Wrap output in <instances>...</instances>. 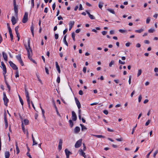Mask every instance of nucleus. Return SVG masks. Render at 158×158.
I'll list each match as a JSON object with an SVG mask.
<instances>
[{
  "instance_id": "4",
  "label": "nucleus",
  "mask_w": 158,
  "mask_h": 158,
  "mask_svg": "<svg viewBox=\"0 0 158 158\" xmlns=\"http://www.w3.org/2000/svg\"><path fill=\"white\" fill-rule=\"evenodd\" d=\"M82 143V139H80L78 140L75 145V147L76 148H78L80 147Z\"/></svg>"
},
{
  "instance_id": "27",
  "label": "nucleus",
  "mask_w": 158,
  "mask_h": 158,
  "mask_svg": "<svg viewBox=\"0 0 158 158\" xmlns=\"http://www.w3.org/2000/svg\"><path fill=\"white\" fill-rule=\"evenodd\" d=\"M69 125H70V127H72L73 125V123L72 121V120H71V119L69 120Z\"/></svg>"
},
{
  "instance_id": "49",
  "label": "nucleus",
  "mask_w": 158,
  "mask_h": 158,
  "mask_svg": "<svg viewBox=\"0 0 158 158\" xmlns=\"http://www.w3.org/2000/svg\"><path fill=\"white\" fill-rule=\"evenodd\" d=\"M153 151V150H152L148 154L146 155V157L147 158H148L149 157L150 155L152 153V152Z\"/></svg>"
},
{
  "instance_id": "15",
  "label": "nucleus",
  "mask_w": 158,
  "mask_h": 158,
  "mask_svg": "<svg viewBox=\"0 0 158 158\" xmlns=\"http://www.w3.org/2000/svg\"><path fill=\"white\" fill-rule=\"evenodd\" d=\"M80 128L78 127H76L74 129V132L75 133H78L80 131Z\"/></svg>"
},
{
  "instance_id": "48",
  "label": "nucleus",
  "mask_w": 158,
  "mask_h": 158,
  "mask_svg": "<svg viewBox=\"0 0 158 158\" xmlns=\"http://www.w3.org/2000/svg\"><path fill=\"white\" fill-rule=\"evenodd\" d=\"M89 17L91 19H95V18L92 15H89Z\"/></svg>"
},
{
  "instance_id": "21",
  "label": "nucleus",
  "mask_w": 158,
  "mask_h": 158,
  "mask_svg": "<svg viewBox=\"0 0 158 158\" xmlns=\"http://www.w3.org/2000/svg\"><path fill=\"white\" fill-rule=\"evenodd\" d=\"M66 36H67L66 35H65L64 36V38H63V41H64V43L65 44V45H66L67 46H68V43L67 42V41L66 40Z\"/></svg>"
},
{
  "instance_id": "22",
  "label": "nucleus",
  "mask_w": 158,
  "mask_h": 158,
  "mask_svg": "<svg viewBox=\"0 0 158 158\" xmlns=\"http://www.w3.org/2000/svg\"><path fill=\"white\" fill-rule=\"evenodd\" d=\"M144 31V29H141L139 30H137L135 31V32L136 33H140Z\"/></svg>"
},
{
  "instance_id": "63",
  "label": "nucleus",
  "mask_w": 158,
  "mask_h": 158,
  "mask_svg": "<svg viewBox=\"0 0 158 158\" xmlns=\"http://www.w3.org/2000/svg\"><path fill=\"white\" fill-rule=\"evenodd\" d=\"M9 32L10 34L12 33L11 29L10 27H9L8 28Z\"/></svg>"
},
{
  "instance_id": "2",
  "label": "nucleus",
  "mask_w": 158,
  "mask_h": 158,
  "mask_svg": "<svg viewBox=\"0 0 158 158\" xmlns=\"http://www.w3.org/2000/svg\"><path fill=\"white\" fill-rule=\"evenodd\" d=\"M28 13L27 12H25L22 20V22L23 23H25L27 22L28 20Z\"/></svg>"
},
{
  "instance_id": "53",
  "label": "nucleus",
  "mask_w": 158,
  "mask_h": 158,
  "mask_svg": "<svg viewBox=\"0 0 158 158\" xmlns=\"http://www.w3.org/2000/svg\"><path fill=\"white\" fill-rule=\"evenodd\" d=\"M34 27L33 25V24H32L31 27V31H34Z\"/></svg>"
},
{
  "instance_id": "33",
  "label": "nucleus",
  "mask_w": 158,
  "mask_h": 158,
  "mask_svg": "<svg viewBox=\"0 0 158 158\" xmlns=\"http://www.w3.org/2000/svg\"><path fill=\"white\" fill-rule=\"evenodd\" d=\"M94 136L97 138H105V137L102 135H94Z\"/></svg>"
},
{
  "instance_id": "42",
  "label": "nucleus",
  "mask_w": 158,
  "mask_h": 158,
  "mask_svg": "<svg viewBox=\"0 0 158 158\" xmlns=\"http://www.w3.org/2000/svg\"><path fill=\"white\" fill-rule=\"evenodd\" d=\"M150 21V17H148L146 21V22L147 24H148L149 23Z\"/></svg>"
},
{
  "instance_id": "16",
  "label": "nucleus",
  "mask_w": 158,
  "mask_h": 158,
  "mask_svg": "<svg viewBox=\"0 0 158 158\" xmlns=\"http://www.w3.org/2000/svg\"><path fill=\"white\" fill-rule=\"evenodd\" d=\"M11 21L13 25H14L16 23V19L15 17L13 16L12 17Z\"/></svg>"
},
{
  "instance_id": "20",
  "label": "nucleus",
  "mask_w": 158,
  "mask_h": 158,
  "mask_svg": "<svg viewBox=\"0 0 158 158\" xmlns=\"http://www.w3.org/2000/svg\"><path fill=\"white\" fill-rule=\"evenodd\" d=\"M10 155L9 152L8 151H6L5 152V158H9Z\"/></svg>"
},
{
  "instance_id": "19",
  "label": "nucleus",
  "mask_w": 158,
  "mask_h": 158,
  "mask_svg": "<svg viewBox=\"0 0 158 158\" xmlns=\"http://www.w3.org/2000/svg\"><path fill=\"white\" fill-rule=\"evenodd\" d=\"M14 10L15 11V14L17 15L18 13V6H14Z\"/></svg>"
},
{
  "instance_id": "54",
  "label": "nucleus",
  "mask_w": 158,
  "mask_h": 158,
  "mask_svg": "<svg viewBox=\"0 0 158 158\" xmlns=\"http://www.w3.org/2000/svg\"><path fill=\"white\" fill-rule=\"evenodd\" d=\"M144 42L145 44H149L150 42L148 40H144Z\"/></svg>"
},
{
  "instance_id": "35",
  "label": "nucleus",
  "mask_w": 158,
  "mask_h": 158,
  "mask_svg": "<svg viewBox=\"0 0 158 158\" xmlns=\"http://www.w3.org/2000/svg\"><path fill=\"white\" fill-rule=\"evenodd\" d=\"M16 58L19 61L22 60L20 55H18L17 56Z\"/></svg>"
},
{
  "instance_id": "46",
  "label": "nucleus",
  "mask_w": 158,
  "mask_h": 158,
  "mask_svg": "<svg viewBox=\"0 0 158 158\" xmlns=\"http://www.w3.org/2000/svg\"><path fill=\"white\" fill-rule=\"evenodd\" d=\"M19 28V26H17L15 28V30L16 33L18 32V29Z\"/></svg>"
},
{
  "instance_id": "3",
  "label": "nucleus",
  "mask_w": 158,
  "mask_h": 158,
  "mask_svg": "<svg viewBox=\"0 0 158 158\" xmlns=\"http://www.w3.org/2000/svg\"><path fill=\"white\" fill-rule=\"evenodd\" d=\"M9 63L11 67L14 70H17L18 69V67L12 62L10 61Z\"/></svg>"
},
{
  "instance_id": "43",
  "label": "nucleus",
  "mask_w": 158,
  "mask_h": 158,
  "mask_svg": "<svg viewBox=\"0 0 158 158\" xmlns=\"http://www.w3.org/2000/svg\"><path fill=\"white\" fill-rule=\"evenodd\" d=\"M15 77L17 78L19 77V71L18 70H17L15 72Z\"/></svg>"
},
{
  "instance_id": "26",
  "label": "nucleus",
  "mask_w": 158,
  "mask_h": 158,
  "mask_svg": "<svg viewBox=\"0 0 158 158\" xmlns=\"http://www.w3.org/2000/svg\"><path fill=\"white\" fill-rule=\"evenodd\" d=\"M19 97L20 102L22 106H23V101L22 99L21 98V97L19 95Z\"/></svg>"
},
{
  "instance_id": "41",
  "label": "nucleus",
  "mask_w": 158,
  "mask_h": 158,
  "mask_svg": "<svg viewBox=\"0 0 158 158\" xmlns=\"http://www.w3.org/2000/svg\"><path fill=\"white\" fill-rule=\"evenodd\" d=\"M155 31V30L153 29H150L148 30V32L150 33H153Z\"/></svg>"
},
{
  "instance_id": "47",
  "label": "nucleus",
  "mask_w": 158,
  "mask_h": 158,
  "mask_svg": "<svg viewBox=\"0 0 158 158\" xmlns=\"http://www.w3.org/2000/svg\"><path fill=\"white\" fill-rule=\"evenodd\" d=\"M31 5L32 8H33L34 6V0H31Z\"/></svg>"
},
{
  "instance_id": "28",
  "label": "nucleus",
  "mask_w": 158,
  "mask_h": 158,
  "mask_svg": "<svg viewBox=\"0 0 158 158\" xmlns=\"http://www.w3.org/2000/svg\"><path fill=\"white\" fill-rule=\"evenodd\" d=\"M22 126V130H23V132L24 133H25V132H26V130H25V128L24 126L23 125V123H22V126Z\"/></svg>"
},
{
  "instance_id": "36",
  "label": "nucleus",
  "mask_w": 158,
  "mask_h": 158,
  "mask_svg": "<svg viewBox=\"0 0 158 158\" xmlns=\"http://www.w3.org/2000/svg\"><path fill=\"white\" fill-rule=\"evenodd\" d=\"M40 108L41 109V110H42V114H43V116L45 118V116H44V113H45V111H44V110L42 109V107H41V106H40Z\"/></svg>"
},
{
  "instance_id": "6",
  "label": "nucleus",
  "mask_w": 158,
  "mask_h": 158,
  "mask_svg": "<svg viewBox=\"0 0 158 158\" xmlns=\"http://www.w3.org/2000/svg\"><path fill=\"white\" fill-rule=\"evenodd\" d=\"M75 99L76 102V104L78 108L79 109H80V108H81V104L79 101H78V99L76 98H75Z\"/></svg>"
},
{
  "instance_id": "55",
  "label": "nucleus",
  "mask_w": 158,
  "mask_h": 158,
  "mask_svg": "<svg viewBox=\"0 0 158 158\" xmlns=\"http://www.w3.org/2000/svg\"><path fill=\"white\" fill-rule=\"evenodd\" d=\"M142 97L141 95H140L139 96V98H138V101L139 102H141V99H142Z\"/></svg>"
},
{
  "instance_id": "37",
  "label": "nucleus",
  "mask_w": 158,
  "mask_h": 158,
  "mask_svg": "<svg viewBox=\"0 0 158 158\" xmlns=\"http://www.w3.org/2000/svg\"><path fill=\"white\" fill-rule=\"evenodd\" d=\"M119 32L122 33H124L127 32V30L122 29H119Z\"/></svg>"
},
{
  "instance_id": "12",
  "label": "nucleus",
  "mask_w": 158,
  "mask_h": 158,
  "mask_svg": "<svg viewBox=\"0 0 158 158\" xmlns=\"http://www.w3.org/2000/svg\"><path fill=\"white\" fill-rule=\"evenodd\" d=\"M74 21H70V22H69V31H70L71 30V29L73 27V26L74 25Z\"/></svg>"
},
{
  "instance_id": "61",
  "label": "nucleus",
  "mask_w": 158,
  "mask_h": 158,
  "mask_svg": "<svg viewBox=\"0 0 158 158\" xmlns=\"http://www.w3.org/2000/svg\"><path fill=\"white\" fill-rule=\"evenodd\" d=\"M86 67H83V72L85 73H86Z\"/></svg>"
},
{
  "instance_id": "38",
  "label": "nucleus",
  "mask_w": 158,
  "mask_h": 158,
  "mask_svg": "<svg viewBox=\"0 0 158 158\" xmlns=\"http://www.w3.org/2000/svg\"><path fill=\"white\" fill-rule=\"evenodd\" d=\"M158 153V150H156V151L154 152L153 154V156L154 158L156 157V156L157 154Z\"/></svg>"
},
{
  "instance_id": "40",
  "label": "nucleus",
  "mask_w": 158,
  "mask_h": 158,
  "mask_svg": "<svg viewBox=\"0 0 158 158\" xmlns=\"http://www.w3.org/2000/svg\"><path fill=\"white\" fill-rule=\"evenodd\" d=\"M137 124H136L135 126V127L133 128L132 132H131V134H133L134 133V132L135 130V128L137 127Z\"/></svg>"
},
{
  "instance_id": "9",
  "label": "nucleus",
  "mask_w": 158,
  "mask_h": 158,
  "mask_svg": "<svg viewBox=\"0 0 158 158\" xmlns=\"http://www.w3.org/2000/svg\"><path fill=\"white\" fill-rule=\"evenodd\" d=\"M2 54L3 56V58L4 59V60L5 61H7V54L5 53L4 52H2Z\"/></svg>"
},
{
  "instance_id": "39",
  "label": "nucleus",
  "mask_w": 158,
  "mask_h": 158,
  "mask_svg": "<svg viewBox=\"0 0 158 158\" xmlns=\"http://www.w3.org/2000/svg\"><path fill=\"white\" fill-rule=\"evenodd\" d=\"M151 121V120H150V119L148 120L145 123V126H148L149 124L150 123Z\"/></svg>"
},
{
  "instance_id": "50",
  "label": "nucleus",
  "mask_w": 158,
  "mask_h": 158,
  "mask_svg": "<svg viewBox=\"0 0 158 158\" xmlns=\"http://www.w3.org/2000/svg\"><path fill=\"white\" fill-rule=\"evenodd\" d=\"M45 70L46 71V73L47 74H49L48 69V68L46 67H45Z\"/></svg>"
},
{
  "instance_id": "29",
  "label": "nucleus",
  "mask_w": 158,
  "mask_h": 158,
  "mask_svg": "<svg viewBox=\"0 0 158 158\" xmlns=\"http://www.w3.org/2000/svg\"><path fill=\"white\" fill-rule=\"evenodd\" d=\"M107 10L108 11L110 12V13H111L113 14H115V12L114 10H113L112 9H107Z\"/></svg>"
},
{
  "instance_id": "51",
  "label": "nucleus",
  "mask_w": 158,
  "mask_h": 158,
  "mask_svg": "<svg viewBox=\"0 0 158 158\" xmlns=\"http://www.w3.org/2000/svg\"><path fill=\"white\" fill-rule=\"evenodd\" d=\"M19 62H20L21 65L23 66L24 65V63H23V60H19Z\"/></svg>"
},
{
  "instance_id": "44",
  "label": "nucleus",
  "mask_w": 158,
  "mask_h": 158,
  "mask_svg": "<svg viewBox=\"0 0 158 158\" xmlns=\"http://www.w3.org/2000/svg\"><path fill=\"white\" fill-rule=\"evenodd\" d=\"M83 9V8L82 7V6L81 4H80L79 5V10H81Z\"/></svg>"
},
{
  "instance_id": "1",
  "label": "nucleus",
  "mask_w": 158,
  "mask_h": 158,
  "mask_svg": "<svg viewBox=\"0 0 158 158\" xmlns=\"http://www.w3.org/2000/svg\"><path fill=\"white\" fill-rule=\"evenodd\" d=\"M30 40H28V46L25 45V47L27 52L28 57L30 60H31L32 59V51L30 45Z\"/></svg>"
},
{
  "instance_id": "11",
  "label": "nucleus",
  "mask_w": 158,
  "mask_h": 158,
  "mask_svg": "<svg viewBox=\"0 0 158 158\" xmlns=\"http://www.w3.org/2000/svg\"><path fill=\"white\" fill-rule=\"evenodd\" d=\"M25 91L27 100H30V97L29 96V93L26 88L25 89Z\"/></svg>"
},
{
  "instance_id": "32",
  "label": "nucleus",
  "mask_w": 158,
  "mask_h": 158,
  "mask_svg": "<svg viewBox=\"0 0 158 158\" xmlns=\"http://www.w3.org/2000/svg\"><path fill=\"white\" fill-rule=\"evenodd\" d=\"M75 34L74 32H73L72 33V37L74 41H75Z\"/></svg>"
},
{
  "instance_id": "25",
  "label": "nucleus",
  "mask_w": 158,
  "mask_h": 158,
  "mask_svg": "<svg viewBox=\"0 0 158 158\" xmlns=\"http://www.w3.org/2000/svg\"><path fill=\"white\" fill-rule=\"evenodd\" d=\"M23 122L24 124L25 125H27L29 124V122L28 119H24L23 120Z\"/></svg>"
},
{
  "instance_id": "5",
  "label": "nucleus",
  "mask_w": 158,
  "mask_h": 158,
  "mask_svg": "<svg viewBox=\"0 0 158 158\" xmlns=\"http://www.w3.org/2000/svg\"><path fill=\"white\" fill-rule=\"evenodd\" d=\"M72 120L74 121H76L77 119V116L74 111H73L72 112Z\"/></svg>"
},
{
  "instance_id": "24",
  "label": "nucleus",
  "mask_w": 158,
  "mask_h": 158,
  "mask_svg": "<svg viewBox=\"0 0 158 158\" xmlns=\"http://www.w3.org/2000/svg\"><path fill=\"white\" fill-rule=\"evenodd\" d=\"M80 125L81 127V130L82 131H83L84 130L87 129L86 127L84 125L82 124H80Z\"/></svg>"
},
{
  "instance_id": "18",
  "label": "nucleus",
  "mask_w": 158,
  "mask_h": 158,
  "mask_svg": "<svg viewBox=\"0 0 158 158\" xmlns=\"http://www.w3.org/2000/svg\"><path fill=\"white\" fill-rule=\"evenodd\" d=\"M15 146H16V153L18 154L19 152V148L18 146V143L17 142H15Z\"/></svg>"
},
{
  "instance_id": "56",
  "label": "nucleus",
  "mask_w": 158,
  "mask_h": 158,
  "mask_svg": "<svg viewBox=\"0 0 158 158\" xmlns=\"http://www.w3.org/2000/svg\"><path fill=\"white\" fill-rule=\"evenodd\" d=\"M10 39H11V40L12 41L13 39V35L12 34V33L10 34Z\"/></svg>"
},
{
  "instance_id": "7",
  "label": "nucleus",
  "mask_w": 158,
  "mask_h": 158,
  "mask_svg": "<svg viewBox=\"0 0 158 158\" xmlns=\"http://www.w3.org/2000/svg\"><path fill=\"white\" fill-rule=\"evenodd\" d=\"M65 152L66 156V158H69L70 154H72V153L67 149H66L65 150Z\"/></svg>"
},
{
  "instance_id": "52",
  "label": "nucleus",
  "mask_w": 158,
  "mask_h": 158,
  "mask_svg": "<svg viewBox=\"0 0 158 158\" xmlns=\"http://www.w3.org/2000/svg\"><path fill=\"white\" fill-rule=\"evenodd\" d=\"M118 62L119 64H125V61H122L120 60H119Z\"/></svg>"
},
{
  "instance_id": "14",
  "label": "nucleus",
  "mask_w": 158,
  "mask_h": 158,
  "mask_svg": "<svg viewBox=\"0 0 158 158\" xmlns=\"http://www.w3.org/2000/svg\"><path fill=\"white\" fill-rule=\"evenodd\" d=\"M3 100L4 101V105L6 106H8L7 103L9 101L8 99L7 98V97H6V98H3Z\"/></svg>"
},
{
  "instance_id": "57",
  "label": "nucleus",
  "mask_w": 158,
  "mask_h": 158,
  "mask_svg": "<svg viewBox=\"0 0 158 158\" xmlns=\"http://www.w3.org/2000/svg\"><path fill=\"white\" fill-rule=\"evenodd\" d=\"M5 122V128H6V129L8 127V121H6V122Z\"/></svg>"
},
{
  "instance_id": "62",
  "label": "nucleus",
  "mask_w": 158,
  "mask_h": 158,
  "mask_svg": "<svg viewBox=\"0 0 158 158\" xmlns=\"http://www.w3.org/2000/svg\"><path fill=\"white\" fill-rule=\"evenodd\" d=\"M107 131H109V132H114V130H113L112 129H110L109 128H107Z\"/></svg>"
},
{
  "instance_id": "34",
  "label": "nucleus",
  "mask_w": 158,
  "mask_h": 158,
  "mask_svg": "<svg viewBox=\"0 0 158 158\" xmlns=\"http://www.w3.org/2000/svg\"><path fill=\"white\" fill-rule=\"evenodd\" d=\"M114 60H112L110 62V63L109 64V66L110 67H111L112 65H113L114 64Z\"/></svg>"
},
{
  "instance_id": "64",
  "label": "nucleus",
  "mask_w": 158,
  "mask_h": 158,
  "mask_svg": "<svg viewBox=\"0 0 158 158\" xmlns=\"http://www.w3.org/2000/svg\"><path fill=\"white\" fill-rule=\"evenodd\" d=\"M103 112L104 114H107L108 113V111L106 110H105L103 111Z\"/></svg>"
},
{
  "instance_id": "17",
  "label": "nucleus",
  "mask_w": 158,
  "mask_h": 158,
  "mask_svg": "<svg viewBox=\"0 0 158 158\" xmlns=\"http://www.w3.org/2000/svg\"><path fill=\"white\" fill-rule=\"evenodd\" d=\"M80 154L83 156L85 158H86V156L85 155V153L83 152L82 150H81L80 151Z\"/></svg>"
},
{
  "instance_id": "31",
  "label": "nucleus",
  "mask_w": 158,
  "mask_h": 158,
  "mask_svg": "<svg viewBox=\"0 0 158 158\" xmlns=\"http://www.w3.org/2000/svg\"><path fill=\"white\" fill-rule=\"evenodd\" d=\"M142 70L141 69H139L138 70V72L137 73V77H139L140 75H141L142 73Z\"/></svg>"
},
{
  "instance_id": "13",
  "label": "nucleus",
  "mask_w": 158,
  "mask_h": 158,
  "mask_svg": "<svg viewBox=\"0 0 158 158\" xmlns=\"http://www.w3.org/2000/svg\"><path fill=\"white\" fill-rule=\"evenodd\" d=\"M56 63V68L57 70L58 71V72L59 73H60V67L58 65V62L56 61L55 62Z\"/></svg>"
},
{
  "instance_id": "8",
  "label": "nucleus",
  "mask_w": 158,
  "mask_h": 158,
  "mask_svg": "<svg viewBox=\"0 0 158 158\" xmlns=\"http://www.w3.org/2000/svg\"><path fill=\"white\" fill-rule=\"evenodd\" d=\"M1 65L2 67V69L3 70V72L6 73V69L5 65L4 62L2 61L1 62Z\"/></svg>"
},
{
  "instance_id": "23",
  "label": "nucleus",
  "mask_w": 158,
  "mask_h": 158,
  "mask_svg": "<svg viewBox=\"0 0 158 158\" xmlns=\"http://www.w3.org/2000/svg\"><path fill=\"white\" fill-rule=\"evenodd\" d=\"M5 84H6L7 86V87L8 88V91H10V86L9 85V84L8 83L7 81H5Z\"/></svg>"
},
{
  "instance_id": "59",
  "label": "nucleus",
  "mask_w": 158,
  "mask_h": 158,
  "mask_svg": "<svg viewBox=\"0 0 158 158\" xmlns=\"http://www.w3.org/2000/svg\"><path fill=\"white\" fill-rule=\"evenodd\" d=\"M59 35H58L57 34H56L55 35V38L57 40L58 38Z\"/></svg>"
},
{
  "instance_id": "60",
  "label": "nucleus",
  "mask_w": 158,
  "mask_h": 158,
  "mask_svg": "<svg viewBox=\"0 0 158 158\" xmlns=\"http://www.w3.org/2000/svg\"><path fill=\"white\" fill-rule=\"evenodd\" d=\"M56 4L55 3H54L53 5H52V9H53V10H54L55 9V7H56Z\"/></svg>"
},
{
  "instance_id": "30",
  "label": "nucleus",
  "mask_w": 158,
  "mask_h": 158,
  "mask_svg": "<svg viewBox=\"0 0 158 158\" xmlns=\"http://www.w3.org/2000/svg\"><path fill=\"white\" fill-rule=\"evenodd\" d=\"M103 4H104L103 2H100L98 5L99 7L102 9V8L103 6Z\"/></svg>"
},
{
  "instance_id": "58",
  "label": "nucleus",
  "mask_w": 158,
  "mask_h": 158,
  "mask_svg": "<svg viewBox=\"0 0 158 158\" xmlns=\"http://www.w3.org/2000/svg\"><path fill=\"white\" fill-rule=\"evenodd\" d=\"M33 141V145H36L37 144V143L35 141V139Z\"/></svg>"
},
{
  "instance_id": "10",
  "label": "nucleus",
  "mask_w": 158,
  "mask_h": 158,
  "mask_svg": "<svg viewBox=\"0 0 158 158\" xmlns=\"http://www.w3.org/2000/svg\"><path fill=\"white\" fill-rule=\"evenodd\" d=\"M62 140L61 139H60L58 145V149L59 150H61L62 149Z\"/></svg>"
},
{
  "instance_id": "45",
  "label": "nucleus",
  "mask_w": 158,
  "mask_h": 158,
  "mask_svg": "<svg viewBox=\"0 0 158 158\" xmlns=\"http://www.w3.org/2000/svg\"><path fill=\"white\" fill-rule=\"evenodd\" d=\"M56 81L58 83H59L60 82V76H58L57 77Z\"/></svg>"
}]
</instances>
